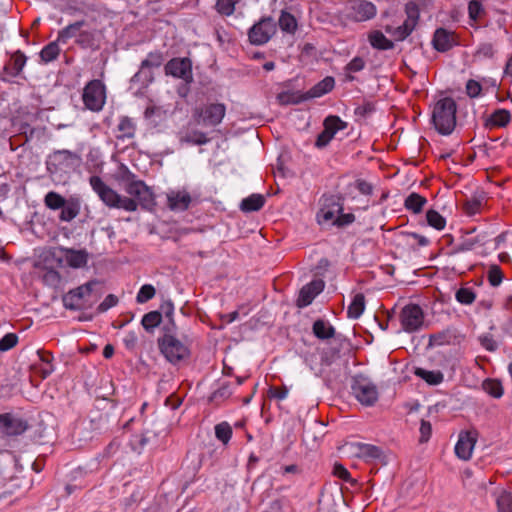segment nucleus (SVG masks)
Returning a JSON list of instances; mask_svg holds the SVG:
<instances>
[{
  "label": "nucleus",
  "mask_w": 512,
  "mask_h": 512,
  "mask_svg": "<svg viewBox=\"0 0 512 512\" xmlns=\"http://www.w3.org/2000/svg\"><path fill=\"white\" fill-rule=\"evenodd\" d=\"M90 185L97 193L99 198L111 208H122L129 212L137 210V203L135 199L122 197L108 185H106L99 176H91L89 179Z\"/></svg>",
  "instance_id": "nucleus-1"
},
{
  "label": "nucleus",
  "mask_w": 512,
  "mask_h": 512,
  "mask_svg": "<svg viewBox=\"0 0 512 512\" xmlns=\"http://www.w3.org/2000/svg\"><path fill=\"white\" fill-rule=\"evenodd\" d=\"M456 109V103L450 97L440 99L435 104L432 122L440 134L449 135L454 130L456 125Z\"/></svg>",
  "instance_id": "nucleus-2"
},
{
  "label": "nucleus",
  "mask_w": 512,
  "mask_h": 512,
  "mask_svg": "<svg viewBox=\"0 0 512 512\" xmlns=\"http://www.w3.org/2000/svg\"><path fill=\"white\" fill-rule=\"evenodd\" d=\"M54 418L49 413L40 414L34 427V445L42 448L43 453L51 450L54 439Z\"/></svg>",
  "instance_id": "nucleus-3"
},
{
  "label": "nucleus",
  "mask_w": 512,
  "mask_h": 512,
  "mask_svg": "<svg viewBox=\"0 0 512 512\" xmlns=\"http://www.w3.org/2000/svg\"><path fill=\"white\" fill-rule=\"evenodd\" d=\"M405 12L407 14V19L402 25L395 28L390 25L385 27V31L396 41H403L406 39L418 24L419 8L415 2H408L405 5Z\"/></svg>",
  "instance_id": "nucleus-4"
},
{
  "label": "nucleus",
  "mask_w": 512,
  "mask_h": 512,
  "mask_svg": "<svg viewBox=\"0 0 512 512\" xmlns=\"http://www.w3.org/2000/svg\"><path fill=\"white\" fill-rule=\"evenodd\" d=\"M158 345L161 353L172 364H177L189 355L188 348L170 334H165L162 338H159Z\"/></svg>",
  "instance_id": "nucleus-5"
},
{
  "label": "nucleus",
  "mask_w": 512,
  "mask_h": 512,
  "mask_svg": "<svg viewBox=\"0 0 512 512\" xmlns=\"http://www.w3.org/2000/svg\"><path fill=\"white\" fill-rule=\"evenodd\" d=\"M225 105L214 103L206 106L204 109L195 108L193 111V119L198 125L216 126L221 123L225 116Z\"/></svg>",
  "instance_id": "nucleus-6"
},
{
  "label": "nucleus",
  "mask_w": 512,
  "mask_h": 512,
  "mask_svg": "<svg viewBox=\"0 0 512 512\" xmlns=\"http://www.w3.org/2000/svg\"><path fill=\"white\" fill-rule=\"evenodd\" d=\"M83 102L86 108L99 111L105 103V87L100 80L90 81L83 91Z\"/></svg>",
  "instance_id": "nucleus-7"
},
{
  "label": "nucleus",
  "mask_w": 512,
  "mask_h": 512,
  "mask_svg": "<svg viewBox=\"0 0 512 512\" xmlns=\"http://www.w3.org/2000/svg\"><path fill=\"white\" fill-rule=\"evenodd\" d=\"M355 398L365 406H373L379 397L376 385L364 378H355L351 386Z\"/></svg>",
  "instance_id": "nucleus-8"
},
{
  "label": "nucleus",
  "mask_w": 512,
  "mask_h": 512,
  "mask_svg": "<svg viewBox=\"0 0 512 512\" xmlns=\"http://www.w3.org/2000/svg\"><path fill=\"white\" fill-rule=\"evenodd\" d=\"M124 189L136 199L137 206L140 205L143 209L152 210L156 205L151 189L143 181L126 184Z\"/></svg>",
  "instance_id": "nucleus-9"
},
{
  "label": "nucleus",
  "mask_w": 512,
  "mask_h": 512,
  "mask_svg": "<svg viewBox=\"0 0 512 512\" xmlns=\"http://www.w3.org/2000/svg\"><path fill=\"white\" fill-rule=\"evenodd\" d=\"M276 31L272 18L266 17L254 24L249 30V40L254 45L267 43Z\"/></svg>",
  "instance_id": "nucleus-10"
},
{
  "label": "nucleus",
  "mask_w": 512,
  "mask_h": 512,
  "mask_svg": "<svg viewBox=\"0 0 512 512\" xmlns=\"http://www.w3.org/2000/svg\"><path fill=\"white\" fill-rule=\"evenodd\" d=\"M347 127V123L342 121L338 116H328L324 120V130L318 135L315 145L318 148L325 147L334 137L337 131Z\"/></svg>",
  "instance_id": "nucleus-11"
},
{
  "label": "nucleus",
  "mask_w": 512,
  "mask_h": 512,
  "mask_svg": "<svg viewBox=\"0 0 512 512\" xmlns=\"http://www.w3.org/2000/svg\"><path fill=\"white\" fill-rule=\"evenodd\" d=\"M400 317L403 329L407 332L419 329L424 318L422 309L416 304L406 305L402 309Z\"/></svg>",
  "instance_id": "nucleus-12"
},
{
  "label": "nucleus",
  "mask_w": 512,
  "mask_h": 512,
  "mask_svg": "<svg viewBox=\"0 0 512 512\" xmlns=\"http://www.w3.org/2000/svg\"><path fill=\"white\" fill-rule=\"evenodd\" d=\"M165 72L185 82L192 81L191 61L188 58H174L165 65Z\"/></svg>",
  "instance_id": "nucleus-13"
},
{
  "label": "nucleus",
  "mask_w": 512,
  "mask_h": 512,
  "mask_svg": "<svg viewBox=\"0 0 512 512\" xmlns=\"http://www.w3.org/2000/svg\"><path fill=\"white\" fill-rule=\"evenodd\" d=\"M477 441V433L474 431H462L455 445V453L462 460H469Z\"/></svg>",
  "instance_id": "nucleus-14"
},
{
  "label": "nucleus",
  "mask_w": 512,
  "mask_h": 512,
  "mask_svg": "<svg viewBox=\"0 0 512 512\" xmlns=\"http://www.w3.org/2000/svg\"><path fill=\"white\" fill-rule=\"evenodd\" d=\"M28 429V424L11 414H0V432L6 436H17Z\"/></svg>",
  "instance_id": "nucleus-15"
},
{
  "label": "nucleus",
  "mask_w": 512,
  "mask_h": 512,
  "mask_svg": "<svg viewBox=\"0 0 512 512\" xmlns=\"http://www.w3.org/2000/svg\"><path fill=\"white\" fill-rule=\"evenodd\" d=\"M325 283L323 280H313L309 284L303 286L299 292L298 299L296 301V305L299 308L306 307L312 303L314 298L322 292L324 289Z\"/></svg>",
  "instance_id": "nucleus-16"
},
{
  "label": "nucleus",
  "mask_w": 512,
  "mask_h": 512,
  "mask_svg": "<svg viewBox=\"0 0 512 512\" xmlns=\"http://www.w3.org/2000/svg\"><path fill=\"white\" fill-rule=\"evenodd\" d=\"M164 61V57L160 52H152L148 55V57L142 61L140 71L137 72L132 80H140L143 76L144 81L150 82L152 81V75L150 72H147V69L158 68L162 65Z\"/></svg>",
  "instance_id": "nucleus-17"
},
{
  "label": "nucleus",
  "mask_w": 512,
  "mask_h": 512,
  "mask_svg": "<svg viewBox=\"0 0 512 512\" xmlns=\"http://www.w3.org/2000/svg\"><path fill=\"white\" fill-rule=\"evenodd\" d=\"M168 205L172 210L184 211L188 209L192 198L186 190H172L167 194Z\"/></svg>",
  "instance_id": "nucleus-18"
},
{
  "label": "nucleus",
  "mask_w": 512,
  "mask_h": 512,
  "mask_svg": "<svg viewBox=\"0 0 512 512\" xmlns=\"http://www.w3.org/2000/svg\"><path fill=\"white\" fill-rule=\"evenodd\" d=\"M351 10L347 16L359 22L371 19L376 14V8L372 2H355Z\"/></svg>",
  "instance_id": "nucleus-19"
},
{
  "label": "nucleus",
  "mask_w": 512,
  "mask_h": 512,
  "mask_svg": "<svg viewBox=\"0 0 512 512\" xmlns=\"http://www.w3.org/2000/svg\"><path fill=\"white\" fill-rule=\"evenodd\" d=\"M432 44L437 51L446 52L456 44V40L451 32L438 28L434 33Z\"/></svg>",
  "instance_id": "nucleus-20"
},
{
  "label": "nucleus",
  "mask_w": 512,
  "mask_h": 512,
  "mask_svg": "<svg viewBox=\"0 0 512 512\" xmlns=\"http://www.w3.org/2000/svg\"><path fill=\"white\" fill-rule=\"evenodd\" d=\"M53 371L52 357L49 353L37 350L34 355V373L45 379Z\"/></svg>",
  "instance_id": "nucleus-21"
},
{
  "label": "nucleus",
  "mask_w": 512,
  "mask_h": 512,
  "mask_svg": "<svg viewBox=\"0 0 512 512\" xmlns=\"http://www.w3.org/2000/svg\"><path fill=\"white\" fill-rule=\"evenodd\" d=\"M335 81L333 77L327 76L304 94L305 99L321 97L331 91Z\"/></svg>",
  "instance_id": "nucleus-22"
},
{
  "label": "nucleus",
  "mask_w": 512,
  "mask_h": 512,
  "mask_svg": "<svg viewBox=\"0 0 512 512\" xmlns=\"http://www.w3.org/2000/svg\"><path fill=\"white\" fill-rule=\"evenodd\" d=\"M312 331L320 340H327L335 335L334 327L323 319H318L313 323Z\"/></svg>",
  "instance_id": "nucleus-23"
},
{
  "label": "nucleus",
  "mask_w": 512,
  "mask_h": 512,
  "mask_svg": "<svg viewBox=\"0 0 512 512\" xmlns=\"http://www.w3.org/2000/svg\"><path fill=\"white\" fill-rule=\"evenodd\" d=\"M265 204V197L261 194H252L243 199L240 203V209L249 213L260 210Z\"/></svg>",
  "instance_id": "nucleus-24"
},
{
  "label": "nucleus",
  "mask_w": 512,
  "mask_h": 512,
  "mask_svg": "<svg viewBox=\"0 0 512 512\" xmlns=\"http://www.w3.org/2000/svg\"><path fill=\"white\" fill-rule=\"evenodd\" d=\"M80 212V202L76 198H70L62 207L60 219L69 222L73 220Z\"/></svg>",
  "instance_id": "nucleus-25"
},
{
  "label": "nucleus",
  "mask_w": 512,
  "mask_h": 512,
  "mask_svg": "<svg viewBox=\"0 0 512 512\" xmlns=\"http://www.w3.org/2000/svg\"><path fill=\"white\" fill-rule=\"evenodd\" d=\"M457 339V335L454 331L447 329L442 332L433 334L430 336L429 346H442L446 344L454 343Z\"/></svg>",
  "instance_id": "nucleus-26"
},
{
  "label": "nucleus",
  "mask_w": 512,
  "mask_h": 512,
  "mask_svg": "<svg viewBox=\"0 0 512 512\" xmlns=\"http://www.w3.org/2000/svg\"><path fill=\"white\" fill-rule=\"evenodd\" d=\"M369 42L372 47L379 50H389L394 47V44L391 40L387 39L385 35L381 31H372L369 34Z\"/></svg>",
  "instance_id": "nucleus-27"
},
{
  "label": "nucleus",
  "mask_w": 512,
  "mask_h": 512,
  "mask_svg": "<svg viewBox=\"0 0 512 512\" xmlns=\"http://www.w3.org/2000/svg\"><path fill=\"white\" fill-rule=\"evenodd\" d=\"M38 276L41 278L44 284L55 289L59 288L62 282L59 273L53 269L40 268Z\"/></svg>",
  "instance_id": "nucleus-28"
},
{
  "label": "nucleus",
  "mask_w": 512,
  "mask_h": 512,
  "mask_svg": "<svg viewBox=\"0 0 512 512\" xmlns=\"http://www.w3.org/2000/svg\"><path fill=\"white\" fill-rule=\"evenodd\" d=\"M88 254L84 250H68L66 261L73 268L84 267L87 264Z\"/></svg>",
  "instance_id": "nucleus-29"
},
{
  "label": "nucleus",
  "mask_w": 512,
  "mask_h": 512,
  "mask_svg": "<svg viewBox=\"0 0 512 512\" xmlns=\"http://www.w3.org/2000/svg\"><path fill=\"white\" fill-rule=\"evenodd\" d=\"M86 294L83 290H78V287L70 290L66 293L63 298V304L67 309L76 310L79 309V301L83 299Z\"/></svg>",
  "instance_id": "nucleus-30"
},
{
  "label": "nucleus",
  "mask_w": 512,
  "mask_h": 512,
  "mask_svg": "<svg viewBox=\"0 0 512 512\" xmlns=\"http://www.w3.org/2000/svg\"><path fill=\"white\" fill-rule=\"evenodd\" d=\"M357 457L365 459H379L382 456V450L375 445L358 443Z\"/></svg>",
  "instance_id": "nucleus-31"
},
{
  "label": "nucleus",
  "mask_w": 512,
  "mask_h": 512,
  "mask_svg": "<svg viewBox=\"0 0 512 512\" xmlns=\"http://www.w3.org/2000/svg\"><path fill=\"white\" fill-rule=\"evenodd\" d=\"M365 309V296L362 293H358L354 296L353 301L348 307L347 314L349 318H359Z\"/></svg>",
  "instance_id": "nucleus-32"
},
{
  "label": "nucleus",
  "mask_w": 512,
  "mask_h": 512,
  "mask_svg": "<svg viewBox=\"0 0 512 512\" xmlns=\"http://www.w3.org/2000/svg\"><path fill=\"white\" fill-rule=\"evenodd\" d=\"M427 200L423 196L418 193H411L404 201V206L406 209L411 210L415 214H419Z\"/></svg>",
  "instance_id": "nucleus-33"
},
{
  "label": "nucleus",
  "mask_w": 512,
  "mask_h": 512,
  "mask_svg": "<svg viewBox=\"0 0 512 512\" xmlns=\"http://www.w3.org/2000/svg\"><path fill=\"white\" fill-rule=\"evenodd\" d=\"M208 141L209 139L206 137L205 133L198 130L187 131L184 134H181L180 136L181 143L203 145L206 144Z\"/></svg>",
  "instance_id": "nucleus-34"
},
{
  "label": "nucleus",
  "mask_w": 512,
  "mask_h": 512,
  "mask_svg": "<svg viewBox=\"0 0 512 512\" xmlns=\"http://www.w3.org/2000/svg\"><path fill=\"white\" fill-rule=\"evenodd\" d=\"M161 321V312L151 311L143 316L141 324L146 331L151 332L154 328L160 325Z\"/></svg>",
  "instance_id": "nucleus-35"
},
{
  "label": "nucleus",
  "mask_w": 512,
  "mask_h": 512,
  "mask_svg": "<svg viewBox=\"0 0 512 512\" xmlns=\"http://www.w3.org/2000/svg\"><path fill=\"white\" fill-rule=\"evenodd\" d=\"M415 374L430 385H438L443 381V374L440 371H428L423 368H417Z\"/></svg>",
  "instance_id": "nucleus-36"
},
{
  "label": "nucleus",
  "mask_w": 512,
  "mask_h": 512,
  "mask_svg": "<svg viewBox=\"0 0 512 512\" xmlns=\"http://www.w3.org/2000/svg\"><path fill=\"white\" fill-rule=\"evenodd\" d=\"M482 387L485 392L495 398H500L503 395V387L499 380L486 379L483 381Z\"/></svg>",
  "instance_id": "nucleus-37"
},
{
  "label": "nucleus",
  "mask_w": 512,
  "mask_h": 512,
  "mask_svg": "<svg viewBox=\"0 0 512 512\" xmlns=\"http://www.w3.org/2000/svg\"><path fill=\"white\" fill-rule=\"evenodd\" d=\"M279 26L283 31L287 33H294L297 29V22L292 14L286 11H282V14L279 18Z\"/></svg>",
  "instance_id": "nucleus-38"
},
{
  "label": "nucleus",
  "mask_w": 512,
  "mask_h": 512,
  "mask_svg": "<svg viewBox=\"0 0 512 512\" xmlns=\"http://www.w3.org/2000/svg\"><path fill=\"white\" fill-rule=\"evenodd\" d=\"M426 219L429 226L442 230L445 228L446 220L445 218L436 210H428L426 213Z\"/></svg>",
  "instance_id": "nucleus-39"
},
{
  "label": "nucleus",
  "mask_w": 512,
  "mask_h": 512,
  "mask_svg": "<svg viewBox=\"0 0 512 512\" xmlns=\"http://www.w3.org/2000/svg\"><path fill=\"white\" fill-rule=\"evenodd\" d=\"M60 49L56 42H51L40 52V58L43 63H48L59 55Z\"/></svg>",
  "instance_id": "nucleus-40"
},
{
  "label": "nucleus",
  "mask_w": 512,
  "mask_h": 512,
  "mask_svg": "<svg viewBox=\"0 0 512 512\" xmlns=\"http://www.w3.org/2000/svg\"><path fill=\"white\" fill-rule=\"evenodd\" d=\"M489 122L493 126L504 127L510 122V114L507 110L499 109L491 115Z\"/></svg>",
  "instance_id": "nucleus-41"
},
{
  "label": "nucleus",
  "mask_w": 512,
  "mask_h": 512,
  "mask_svg": "<svg viewBox=\"0 0 512 512\" xmlns=\"http://www.w3.org/2000/svg\"><path fill=\"white\" fill-rule=\"evenodd\" d=\"M67 200H65L60 194L56 192H49L45 196V204L48 208L57 210L62 208L66 204Z\"/></svg>",
  "instance_id": "nucleus-42"
},
{
  "label": "nucleus",
  "mask_w": 512,
  "mask_h": 512,
  "mask_svg": "<svg viewBox=\"0 0 512 512\" xmlns=\"http://www.w3.org/2000/svg\"><path fill=\"white\" fill-rule=\"evenodd\" d=\"M83 24L84 21L81 20L65 27L63 30L59 32L58 41L65 42L67 39L74 37L76 33L80 30V28L83 26Z\"/></svg>",
  "instance_id": "nucleus-43"
},
{
  "label": "nucleus",
  "mask_w": 512,
  "mask_h": 512,
  "mask_svg": "<svg viewBox=\"0 0 512 512\" xmlns=\"http://www.w3.org/2000/svg\"><path fill=\"white\" fill-rule=\"evenodd\" d=\"M215 435L224 444H227L232 436V428L227 422L217 424L215 427Z\"/></svg>",
  "instance_id": "nucleus-44"
},
{
  "label": "nucleus",
  "mask_w": 512,
  "mask_h": 512,
  "mask_svg": "<svg viewBox=\"0 0 512 512\" xmlns=\"http://www.w3.org/2000/svg\"><path fill=\"white\" fill-rule=\"evenodd\" d=\"M323 207L328 208L333 211L335 214H339L343 210V205L341 203V198L338 196H328L323 199Z\"/></svg>",
  "instance_id": "nucleus-45"
},
{
  "label": "nucleus",
  "mask_w": 512,
  "mask_h": 512,
  "mask_svg": "<svg viewBox=\"0 0 512 512\" xmlns=\"http://www.w3.org/2000/svg\"><path fill=\"white\" fill-rule=\"evenodd\" d=\"M456 300L464 305H470L474 302L476 295L475 293L468 288H460L456 291L455 294Z\"/></svg>",
  "instance_id": "nucleus-46"
},
{
  "label": "nucleus",
  "mask_w": 512,
  "mask_h": 512,
  "mask_svg": "<svg viewBox=\"0 0 512 512\" xmlns=\"http://www.w3.org/2000/svg\"><path fill=\"white\" fill-rule=\"evenodd\" d=\"M277 100L281 105H288V104H298L303 100H306L304 98V95L299 96L295 93L290 92H281L277 95Z\"/></svg>",
  "instance_id": "nucleus-47"
},
{
  "label": "nucleus",
  "mask_w": 512,
  "mask_h": 512,
  "mask_svg": "<svg viewBox=\"0 0 512 512\" xmlns=\"http://www.w3.org/2000/svg\"><path fill=\"white\" fill-rule=\"evenodd\" d=\"M499 512H512V494L504 491L497 499Z\"/></svg>",
  "instance_id": "nucleus-48"
},
{
  "label": "nucleus",
  "mask_w": 512,
  "mask_h": 512,
  "mask_svg": "<svg viewBox=\"0 0 512 512\" xmlns=\"http://www.w3.org/2000/svg\"><path fill=\"white\" fill-rule=\"evenodd\" d=\"M118 129L120 132H122L123 137H127V138L134 137L135 126H134L133 122L131 121V119H129L128 117H123L120 120Z\"/></svg>",
  "instance_id": "nucleus-49"
},
{
  "label": "nucleus",
  "mask_w": 512,
  "mask_h": 512,
  "mask_svg": "<svg viewBox=\"0 0 512 512\" xmlns=\"http://www.w3.org/2000/svg\"><path fill=\"white\" fill-rule=\"evenodd\" d=\"M156 290L150 284L143 285L136 297L138 303H145L148 300L152 299L155 296Z\"/></svg>",
  "instance_id": "nucleus-50"
},
{
  "label": "nucleus",
  "mask_w": 512,
  "mask_h": 512,
  "mask_svg": "<svg viewBox=\"0 0 512 512\" xmlns=\"http://www.w3.org/2000/svg\"><path fill=\"white\" fill-rule=\"evenodd\" d=\"M489 283L493 286H499L503 280V273L498 265H491L488 271Z\"/></svg>",
  "instance_id": "nucleus-51"
},
{
  "label": "nucleus",
  "mask_w": 512,
  "mask_h": 512,
  "mask_svg": "<svg viewBox=\"0 0 512 512\" xmlns=\"http://www.w3.org/2000/svg\"><path fill=\"white\" fill-rule=\"evenodd\" d=\"M18 342V337L14 333H8L6 334L1 340H0V351L5 352L10 349H12L14 346H16Z\"/></svg>",
  "instance_id": "nucleus-52"
},
{
  "label": "nucleus",
  "mask_w": 512,
  "mask_h": 512,
  "mask_svg": "<svg viewBox=\"0 0 512 512\" xmlns=\"http://www.w3.org/2000/svg\"><path fill=\"white\" fill-rule=\"evenodd\" d=\"M236 2H216L214 8L221 15L229 16L235 11Z\"/></svg>",
  "instance_id": "nucleus-53"
},
{
  "label": "nucleus",
  "mask_w": 512,
  "mask_h": 512,
  "mask_svg": "<svg viewBox=\"0 0 512 512\" xmlns=\"http://www.w3.org/2000/svg\"><path fill=\"white\" fill-rule=\"evenodd\" d=\"M54 158L59 161H69L71 164H73L74 162H78L80 160L79 156L76 153L70 152L68 150L55 152Z\"/></svg>",
  "instance_id": "nucleus-54"
},
{
  "label": "nucleus",
  "mask_w": 512,
  "mask_h": 512,
  "mask_svg": "<svg viewBox=\"0 0 512 512\" xmlns=\"http://www.w3.org/2000/svg\"><path fill=\"white\" fill-rule=\"evenodd\" d=\"M118 175H119L118 179L121 182H124L125 185L138 181V180H135V175L124 165L120 166Z\"/></svg>",
  "instance_id": "nucleus-55"
},
{
  "label": "nucleus",
  "mask_w": 512,
  "mask_h": 512,
  "mask_svg": "<svg viewBox=\"0 0 512 512\" xmlns=\"http://www.w3.org/2000/svg\"><path fill=\"white\" fill-rule=\"evenodd\" d=\"M477 242H478V240H476V239H466L460 245L455 247L450 252V255H456L460 252L471 251L474 248V246L477 244Z\"/></svg>",
  "instance_id": "nucleus-56"
},
{
  "label": "nucleus",
  "mask_w": 512,
  "mask_h": 512,
  "mask_svg": "<svg viewBox=\"0 0 512 512\" xmlns=\"http://www.w3.org/2000/svg\"><path fill=\"white\" fill-rule=\"evenodd\" d=\"M482 87L479 82L470 79L466 83V93L469 97L475 98L480 95Z\"/></svg>",
  "instance_id": "nucleus-57"
},
{
  "label": "nucleus",
  "mask_w": 512,
  "mask_h": 512,
  "mask_svg": "<svg viewBox=\"0 0 512 512\" xmlns=\"http://www.w3.org/2000/svg\"><path fill=\"white\" fill-rule=\"evenodd\" d=\"M479 341L481 345L490 352H494L498 347L496 341L489 334L480 336Z\"/></svg>",
  "instance_id": "nucleus-58"
},
{
  "label": "nucleus",
  "mask_w": 512,
  "mask_h": 512,
  "mask_svg": "<svg viewBox=\"0 0 512 512\" xmlns=\"http://www.w3.org/2000/svg\"><path fill=\"white\" fill-rule=\"evenodd\" d=\"M468 11L470 18L476 21L483 13L482 2H469Z\"/></svg>",
  "instance_id": "nucleus-59"
},
{
  "label": "nucleus",
  "mask_w": 512,
  "mask_h": 512,
  "mask_svg": "<svg viewBox=\"0 0 512 512\" xmlns=\"http://www.w3.org/2000/svg\"><path fill=\"white\" fill-rule=\"evenodd\" d=\"M333 475L341 478L344 481L349 482L351 480L350 473L348 470L340 463H335L333 466Z\"/></svg>",
  "instance_id": "nucleus-60"
},
{
  "label": "nucleus",
  "mask_w": 512,
  "mask_h": 512,
  "mask_svg": "<svg viewBox=\"0 0 512 512\" xmlns=\"http://www.w3.org/2000/svg\"><path fill=\"white\" fill-rule=\"evenodd\" d=\"M11 60H12L11 65H12L14 74H18L22 70V68L26 62V57L23 54L18 53V54H15Z\"/></svg>",
  "instance_id": "nucleus-61"
},
{
  "label": "nucleus",
  "mask_w": 512,
  "mask_h": 512,
  "mask_svg": "<svg viewBox=\"0 0 512 512\" xmlns=\"http://www.w3.org/2000/svg\"><path fill=\"white\" fill-rule=\"evenodd\" d=\"M117 302L118 298L113 294H109L108 296H106L103 302L100 303L97 309L99 312H105L109 308L115 306Z\"/></svg>",
  "instance_id": "nucleus-62"
},
{
  "label": "nucleus",
  "mask_w": 512,
  "mask_h": 512,
  "mask_svg": "<svg viewBox=\"0 0 512 512\" xmlns=\"http://www.w3.org/2000/svg\"><path fill=\"white\" fill-rule=\"evenodd\" d=\"M365 62L361 57L353 58L346 66V70L350 72H358L364 68Z\"/></svg>",
  "instance_id": "nucleus-63"
},
{
  "label": "nucleus",
  "mask_w": 512,
  "mask_h": 512,
  "mask_svg": "<svg viewBox=\"0 0 512 512\" xmlns=\"http://www.w3.org/2000/svg\"><path fill=\"white\" fill-rule=\"evenodd\" d=\"M431 431H432V428H431L430 422L422 420L421 426H420V433H421L420 442L421 443L428 441V439L430 438V435H431Z\"/></svg>",
  "instance_id": "nucleus-64"
}]
</instances>
